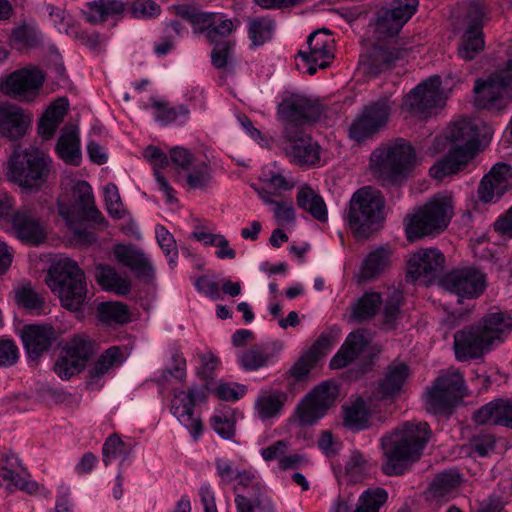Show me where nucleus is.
Instances as JSON below:
<instances>
[{
  "mask_svg": "<svg viewBox=\"0 0 512 512\" xmlns=\"http://www.w3.org/2000/svg\"><path fill=\"white\" fill-rule=\"evenodd\" d=\"M479 135L478 125L474 121L463 119L453 122L443 135L434 139V152L447 150V155L430 168V175L442 180L462 171L476 155Z\"/></svg>",
  "mask_w": 512,
  "mask_h": 512,
  "instance_id": "obj_1",
  "label": "nucleus"
},
{
  "mask_svg": "<svg viewBox=\"0 0 512 512\" xmlns=\"http://www.w3.org/2000/svg\"><path fill=\"white\" fill-rule=\"evenodd\" d=\"M430 439L426 422H406L381 438L384 455L382 471L388 476L404 474L416 462Z\"/></svg>",
  "mask_w": 512,
  "mask_h": 512,
  "instance_id": "obj_2",
  "label": "nucleus"
},
{
  "mask_svg": "<svg viewBox=\"0 0 512 512\" xmlns=\"http://www.w3.org/2000/svg\"><path fill=\"white\" fill-rule=\"evenodd\" d=\"M176 13L192 25L194 32L205 33L207 40L214 45L212 64L215 68H224L232 51V44L226 38L234 29L233 22L221 13L203 12L193 4L176 6Z\"/></svg>",
  "mask_w": 512,
  "mask_h": 512,
  "instance_id": "obj_3",
  "label": "nucleus"
},
{
  "mask_svg": "<svg viewBox=\"0 0 512 512\" xmlns=\"http://www.w3.org/2000/svg\"><path fill=\"white\" fill-rule=\"evenodd\" d=\"M46 283L56 294L61 305L68 310L78 311L87 299V283L83 270L69 258H61L48 270Z\"/></svg>",
  "mask_w": 512,
  "mask_h": 512,
  "instance_id": "obj_4",
  "label": "nucleus"
},
{
  "mask_svg": "<svg viewBox=\"0 0 512 512\" xmlns=\"http://www.w3.org/2000/svg\"><path fill=\"white\" fill-rule=\"evenodd\" d=\"M57 204L60 216L78 239L86 242L94 239L93 234L82 227L85 217L95 221L102 217L95 206L93 191L88 182H75L69 193L59 196Z\"/></svg>",
  "mask_w": 512,
  "mask_h": 512,
  "instance_id": "obj_5",
  "label": "nucleus"
},
{
  "mask_svg": "<svg viewBox=\"0 0 512 512\" xmlns=\"http://www.w3.org/2000/svg\"><path fill=\"white\" fill-rule=\"evenodd\" d=\"M452 196L440 193L432 197L416 213L407 217L406 234L409 241L439 234L448 226L454 212Z\"/></svg>",
  "mask_w": 512,
  "mask_h": 512,
  "instance_id": "obj_6",
  "label": "nucleus"
},
{
  "mask_svg": "<svg viewBox=\"0 0 512 512\" xmlns=\"http://www.w3.org/2000/svg\"><path fill=\"white\" fill-rule=\"evenodd\" d=\"M384 200L379 191L366 186L357 190L347 213L349 227L357 238L367 239L377 231L383 220Z\"/></svg>",
  "mask_w": 512,
  "mask_h": 512,
  "instance_id": "obj_7",
  "label": "nucleus"
},
{
  "mask_svg": "<svg viewBox=\"0 0 512 512\" xmlns=\"http://www.w3.org/2000/svg\"><path fill=\"white\" fill-rule=\"evenodd\" d=\"M415 162V151L409 142L396 139L375 149L370 167L377 177L397 182L407 174Z\"/></svg>",
  "mask_w": 512,
  "mask_h": 512,
  "instance_id": "obj_8",
  "label": "nucleus"
},
{
  "mask_svg": "<svg viewBox=\"0 0 512 512\" xmlns=\"http://www.w3.org/2000/svg\"><path fill=\"white\" fill-rule=\"evenodd\" d=\"M51 158L36 148L23 154L14 153L9 163L11 180L22 187L33 188L47 181L51 170Z\"/></svg>",
  "mask_w": 512,
  "mask_h": 512,
  "instance_id": "obj_9",
  "label": "nucleus"
},
{
  "mask_svg": "<svg viewBox=\"0 0 512 512\" xmlns=\"http://www.w3.org/2000/svg\"><path fill=\"white\" fill-rule=\"evenodd\" d=\"M475 103L479 108L492 112L503 110L512 98V60L506 68L487 80L478 79L474 85Z\"/></svg>",
  "mask_w": 512,
  "mask_h": 512,
  "instance_id": "obj_10",
  "label": "nucleus"
},
{
  "mask_svg": "<svg viewBox=\"0 0 512 512\" xmlns=\"http://www.w3.org/2000/svg\"><path fill=\"white\" fill-rule=\"evenodd\" d=\"M466 396L463 375L449 368L440 375L425 395L426 408L434 414L449 413L455 403Z\"/></svg>",
  "mask_w": 512,
  "mask_h": 512,
  "instance_id": "obj_11",
  "label": "nucleus"
},
{
  "mask_svg": "<svg viewBox=\"0 0 512 512\" xmlns=\"http://www.w3.org/2000/svg\"><path fill=\"white\" fill-rule=\"evenodd\" d=\"M235 481L237 512H275V506L255 470H241Z\"/></svg>",
  "mask_w": 512,
  "mask_h": 512,
  "instance_id": "obj_12",
  "label": "nucleus"
},
{
  "mask_svg": "<svg viewBox=\"0 0 512 512\" xmlns=\"http://www.w3.org/2000/svg\"><path fill=\"white\" fill-rule=\"evenodd\" d=\"M323 112L324 107L318 99L298 94L284 98L278 106L284 133L300 131V126L317 121Z\"/></svg>",
  "mask_w": 512,
  "mask_h": 512,
  "instance_id": "obj_13",
  "label": "nucleus"
},
{
  "mask_svg": "<svg viewBox=\"0 0 512 512\" xmlns=\"http://www.w3.org/2000/svg\"><path fill=\"white\" fill-rule=\"evenodd\" d=\"M444 104L445 97L441 90V78L436 75L411 90L404 97L402 107L415 115L426 117L434 109L442 108Z\"/></svg>",
  "mask_w": 512,
  "mask_h": 512,
  "instance_id": "obj_14",
  "label": "nucleus"
},
{
  "mask_svg": "<svg viewBox=\"0 0 512 512\" xmlns=\"http://www.w3.org/2000/svg\"><path fill=\"white\" fill-rule=\"evenodd\" d=\"M391 105L388 98H382L366 106L349 128V136L355 141H363L386 126Z\"/></svg>",
  "mask_w": 512,
  "mask_h": 512,
  "instance_id": "obj_15",
  "label": "nucleus"
},
{
  "mask_svg": "<svg viewBox=\"0 0 512 512\" xmlns=\"http://www.w3.org/2000/svg\"><path fill=\"white\" fill-rule=\"evenodd\" d=\"M337 395L338 387L330 381L314 388L298 405L297 414L301 424L312 425L322 418L333 405Z\"/></svg>",
  "mask_w": 512,
  "mask_h": 512,
  "instance_id": "obj_16",
  "label": "nucleus"
},
{
  "mask_svg": "<svg viewBox=\"0 0 512 512\" xmlns=\"http://www.w3.org/2000/svg\"><path fill=\"white\" fill-rule=\"evenodd\" d=\"M444 290L459 298L472 299L480 296L486 288L485 275L473 267L456 268L441 279Z\"/></svg>",
  "mask_w": 512,
  "mask_h": 512,
  "instance_id": "obj_17",
  "label": "nucleus"
},
{
  "mask_svg": "<svg viewBox=\"0 0 512 512\" xmlns=\"http://www.w3.org/2000/svg\"><path fill=\"white\" fill-rule=\"evenodd\" d=\"M206 399L205 387H192L187 392L180 391L175 393L170 411L177 420L189 430L194 438H198L202 433V423L198 415L195 414L194 406L197 402Z\"/></svg>",
  "mask_w": 512,
  "mask_h": 512,
  "instance_id": "obj_18",
  "label": "nucleus"
},
{
  "mask_svg": "<svg viewBox=\"0 0 512 512\" xmlns=\"http://www.w3.org/2000/svg\"><path fill=\"white\" fill-rule=\"evenodd\" d=\"M45 77L36 68H23L11 73L1 84V91L6 96L21 102H29L36 98Z\"/></svg>",
  "mask_w": 512,
  "mask_h": 512,
  "instance_id": "obj_19",
  "label": "nucleus"
},
{
  "mask_svg": "<svg viewBox=\"0 0 512 512\" xmlns=\"http://www.w3.org/2000/svg\"><path fill=\"white\" fill-rule=\"evenodd\" d=\"M444 264L445 257L439 249L421 248L409 257L406 278L408 281L429 283L440 275Z\"/></svg>",
  "mask_w": 512,
  "mask_h": 512,
  "instance_id": "obj_20",
  "label": "nucleus"
},
{
  "mask_svg": "<svg viewBox=\"0 0 512 512\" xmlns=\"http://www.w3.org/2000/svg\"><path fill=\"white\" fill-rule=\"evenodd\" d=\"M334 40L328 30L322 29L311 33L307 39V50H300L298 55L307 65L310 75L317 69L328 67L334 58Z\"/></svg>",
  "mask_w": 512,
  "mask_h": 512,
  "instance_id": "obj_21",
  "label": "nucleus"
},
{
  "mask_svg": "<svg viewBox=\"0 0 512 512\" xmlns=\"http://www.w3.org/2000/svg\"><path fill=\"white\" fill-rule=\"evenodd\" d=\"M484 12L478 3L469 6L467 19L469 23L463 33L461 43L458 47V56L465 61L473 60L484 50L482 24Z\"/></svg>",
  "mask_w": 512,
  "mask_h": 512,
  "instance_id": "obj_22",
  "label": "nucleus"
},
{
  "mask_svg": "<svg viewBox=\"0 0 512 512\" xmlns=\"http://www.w3.org/2000/svg\"><path fill=\"white\" fill-rule=\"evenodd\" d=\"M492 346L479 323L465 327L454 335V351L459 361L479 358Z\"/></svg>",
  "mask_w": 512,
  "mask_h": 512,
  "instance_id": "obj_23",
  "label": "nucleus"
},
{
  "mask_svg": "<svg viewBox=\"0 0 512 512\" xmlns=\"http://www.w3.org/2000/svg\"><path fill=\"white\" fill-rule=\"evenodd\" d=\"M418 0H393L376 22V31L383 37L393 36L415 14Z\"/></svg>",
  "mask_w": 512,
  "mask_h": 512,
  "instance_id": "obj_24",
  "label": "nucleus"
},
{
  "mask_svg": "<svg viewBox=\"0 0 512 512\" xmlns=\"http://www.w3.org/2000/svg\"><path fill=\"white\" fill-rule=\"evenodd\" d=\"M31 124V117L22 107L0 102V137L11 141L22 138Z\"/></svg>",
  "mask_w": 512,
  "mask_h": 512,
  "instance_id": "obj_25",
  "label": "nucleus"
},
{
  "mask_svg": "<svg viewBox=\"0 0 512 512\" xmlns=\"http://www.w3.org/2000/svg\"><path fill=\"white\" fill-rule=\"evenodd\" d=\"M57 333L51 325H25L21 330V339L28 356L36 360L49 350L56 341Z\"/></svg>",
  "mask_w": 512,
  "mask_h": 512,
  "instance_id": "obj_26",
  "label": "nucleus"
},
{
  "mask_svg": "<svg viewBox=\"0 0 512 512\" xmlns=\"http://www.w3.org/2000/svg\"><path fill=\"white\" fill-rule=\"evenodd\" d=\"M511 176V167L508 164H495L480 183L479 199L483 202H492L500 198L510 188Z\"/></svg>",
  "mask_w": 512,
  "mask_h": 512,
  "instance_id": "obj_27",
  "label": "nucleus"
},
{
  "mask_svg": "<svg viewBox=\"0 0 512 512\" xmlns=\"http://www.w3.org/2000/svg\"><path fill=\"white\" fill-rule=\"evenodd\" d=\"M480 425H496L512 429V398H498L480 407L473 415Z\"/></svg>",
  "mask_w": 512,
  "mask_h": 512,
  "instance_id": "obj_28",
  "label": "nucleus"
},
{
  "mask_svg": "<svg viewBox=\"0 0 512 512\" xmlns=\"http://www.w3.org/2000/svg\"><path fill=\"white\" fill-rule=\"evenodd\" d=\"M409 374V367L405 363H391L379 380L374 397L381 400L396 397L401 392Z\"/></svg>",
  "mask_w": 512,
  "mask_h": 512,
  "instance_id": "obj_29",
  "label": "nucleus"
},
{
  "mask_svg": "<svg viewBox=\"0 0 512 512\" xmlns=\"http://www.w3.org/2000/svg\"><path fill=\"white\" fill-rule=\"evenodd\" d=\"M291 142L289 156L300 165H314L320 160V146L302 131L285 133Z\"/></svg>",
  "mask_w": 512,
  "mask_h": 512,
  "instance_id": "obj_30",
  "label": "nucleus"
},
{
  "mask_svg": "<svg viewBox=\"0 0 512 512\" xmlns=\"http://www.w3.org/2000/svg\"><path fill=\"white\" fill-rule=\"evenodd\" d=\"M287 401L285 392L274 389L260 390L254 402V415L262 421H272L278 418Z\"/></svg>",
  "mask_w": 512,
  "mask_h": 512,
  "instance_id": "obj_31",
  "label": "nucleus"
},
{
  "mask_svg": "<svg viewBox=\"0 0 512 512\" xmlns=\"http://www.w3.org/2000/svg\"><path fill=\"white\" fill-rule=\"evenodd\" d=\"M114 254L117 260L129 267L137 277L145 280H151L154 277V268L150 259L135 246L116 245Z\"/></svg>",
  "mask_w": 512,
  "mask_h": 512,
  "instance_id": "obj_32",
  "label": "nucleus"
},
{
  "mask_svg": "<svg viewBox=\"0 0 512 512\" xmlns=\"http://www.w3.org/2000/svg\"><path fill=\"white\" fill-rule=\"evenodd\" d=\"M371 334L364 329L351 332L336 355L331 359L333 369H341L354 361L370 343Z\"/></svg>",
  "mask_w": 512,
  "mask_h": 512,
  "instance_id": "obj_33",
  "label": "nucleus"
},
{
  "mask_svg": "<svg viewBox=\"0 0 512 512\" xmlns=\"http://www.w3.org/2000/svg\"><path fill=\"white\" fill-rule=\"evenodd\" d=\"M259 180L263 183L262 187L270 191L272 198L280 197L284 191L292 190L296 185L290 172L276 163L265 166L259 175Z\"/></svg>",
  "mask_w": 512,
  "mask_h": 512,
  "instance_id": "obj_34",
  "label": "nucleus"
},
{
  "mask_svg": "<svg viewBox=\"0 0 512 512\" xmlns=\"http://www.w3.org/2000/svg\"><path fill=\"white\" fill-rule=\"evenodd\" d=\"M332 349L331 337L322 334L311 348L303 354L291 368V374L296 379L307 376L316 363Z\"/></svg>",
  "mask_w": 512,
  "mask_h": 512,
  "instance_id": "obj_35",
  "label": "nucleus"
},
{
  "mask_svg": "<svg viewBox=\"0 0 512 512\" xmlns=\"http://www.w3.org/2000/svg\"><path fill=\"white\" fill-rule=\"evenodd\" d=\"M145 109H151L153 118L162 126L171 124L182 125L189 117L190 111L185 105L171 106L167 101L157 98L150 99V105Z\"/></svg>",
  "mask_w": 512,
  "mask_h": 512,
  "instance_id": "obj_36",
  "label": "nucleus"
},
{
  "mask_svg": "<svg viewBox=\"0 0 512 512\" xmlns=\"http://www.w3.org/2000/svg\"><path fill=\"white\" fill-rule=\"evenodd\" d=\"M388 499L385 489L376 487L364 491L359 497L358 506L354 512H379L380 508ZM351 505L339 498L331 512H350Z\"/></svg>",
  "mask_w": 512,
  "mask_h": 512,
  "instance_id": "obj_37",
  "label": "nucleus"
},
{
  "mask_svg": "<svg viewBox=\"0 0 512 512\" xmlns=\"http://www.w3.org/2000/svg\"><path fill=\"white\" fill-rule=\"evenodd\" d=\"M492 345L502 342L512 329V316L500 310L490 311L479 322Z\"/></svg>",
  "mask_w": 512,
  "mask_h": 512,
  "instance_id": "obj_38",
  "label": "nucleus"
},
{
  "mask_svg": "<svg viewBox=\"0 0 512 512\" xmlns=\"http://www.w3.org/2000/svg\"><path fill=\"white\" fill-rule=\"evenodd\" d=\"M125 11V4L120 0H95L86 4L84 11L88 22L97 24L116 19Z\"/></svg>",
  "mask_w": 512,
  "mask_h": 512,
  "instance_id": "obj_39",
  "label": "nucleus"
},
{
  "mask_svg": "<svg viewBox=\"0 0 512 512\" xmlns=\"http://www.w3.org/2000/svg\"><path fill=\"white\" fill-rule=\"evenodd\" d=\"M251 187L260 197L265 205L272 206L274 218L279 225H290L295 222V209L293 201L290 198L277 200L271 197L270 191L266 187H258L252 184Z\"/></svg>",
  "mask_w": 512,
  "mask_h": 512,
  "instance_id": "obj_40",
  "label": "nucleus"
},
{
  "mask_svg": "<svg viewBox=\"0 0 512 512\" xmlns=\"http://www.w3.org/2000/svg\"><path fill=\"white\" fill-rule=\"evenodd\" d=\"M56 150L57 154L64 162L72 165H78L80 163V142L75 126L69 125L62 129Z\"/></svg>",
  "mask_w": 512,
  "mask_h": 512,
  "instance_id": "obj_41",
  "label": "nucleus"
},
{
  "mask_svg": "<svg viewBox=\"0 0 512 512\" xmlns=\"http://www.w3.org/2000/svg\"><path fill=\"white\" fill-rule=\"evenodd\" d=\"M12 224L18 238L23 241L38 245L45 238L41 224L26 212H17L12 218Z\"/></svg>",
  "mask_w": 512,
  "mask_h": 512,
  "instance_id": "obj_42",
  "label": "nucleus"
},
{
  "mask_svg": "<svg viewBox=\"0 0 512 512\" xmlns=\"http://www.w3.org/2000/svg\"><path fill=\"white\" fill-rule=\"evenodd\" d=\"M282 343L275 342L271 345L254 346L238 355V361L245 370H257L267 365L273 357V352L282 349Z\"/></svg>",
  "mask_w": 512,
  "mask_h": 512,
  "instance_id": "obj_43",
  "label": "nucleus"
},
{
  "mask_svg": "<svg viewBox=\"0 0 512 512\" xmlns=\"http://www.w3.org/2000/svg\"><path fill=\"white\" fill-rule=\"evenodd\" d=\"M95 278L102 289L117 295H127L131 290V282L122 277L117 271L108 265L100 264L96 267Z\"/></svg>",
  "mask_w": 512,
  "mask_h": 512,
  "instance_id": "obj_44",
  "label": "nucleus"
},
{
  "mask_svg": "<svg viewBox=\"0 0 512 512\" xmlns=\"http://www.w3.org/2000/svg\"><path fill=\"white\" fill-rule=\"evenodd\" d=\"M299 208L311 214L313 218L320 222L328 219V212L323 198L317 194L311 187L304 185L298 190L296 197Z\"/></svg>",
  "mask_w": 512,
  "mask_h": 512,
  "instance_id": "obj_45",
  "label": "nucleus"
},
{
  "mask_svg": "<svg viewBox=\"0 0 512 512\" xmlns=\"http://www.w3.org/2000/svg\"><path fill=\"white\" fill-rule=\"evenodd\" d=\"M407 53L408 49L395 44L378 45L372 51L371 63L377 72H381L394 67L407 56Z\"/></svg>",
  "mask_w": 512,
  "mask_h": 512,
  "instance_id": "obj_46",
  "label": "nucleus"
},
{
  "mask_svg": "<svg viewBox=\"0 0 512 512\" xmlns=\"http://www.w3.org/2000/svg\"><path fill=\"white\" fill-rule=\"evenodd\" d=\"M391 252L379 247L370 252L364 259L359 271L360 279L370 281L384 272L390 265Z\"/></svg>",
  "mask_w": 512,
  "mask_h": 512,
  "instance_id": "obj_47",
  "label": "nucleus"
},
{
  "mask_svg": "<svg viewBox=\"0 0 512 512\" xmlns=\"http://www.w3.org/2000/svg\"><path fill=\"white\" fill-rule=\"evenodd\" d=\"M461 481L460 474L449 470L439 473L428 489L430 499L440 500L451 496L459 487Z\"/></svg>",
  "mask_w": 512,
  "mask_h": 512,
  "instance_id": "obj_48",
  "label": "nucleus"
},
{
  "mask_svg": "<svg viewBox=\"0 0 512 512\" xmlns=\"http://www.w3.org/2000/svg\"><path fill=\"white\" fill-rule=\"evenodd\" d=\"M382 303L379 293L370 291L364 293L351 306V316L354 320L364 321L371 319Z\"/></svg>",
  "mask_w": 512,
  "mask_h": 512,
  "instance_id": "obj_49",
  "label": "nucleus"
},
{
  "mask_svg": "<svg viewBox=\"0 0 512 512\" xmlns=\"http://www.w3.org/2000/svg\"><path fill=\"white\" fill-rule=\"evenodd\" d=\"M124 360L125 356L122 349L118 346H112L100 355L93 367L90 368L89 374L92 378H99L113 368L122 365Z\"/></svg>",
  "mask_w": 512,
  "mask_h": 512,
  "instance_id": "obj_50",
  "label": "nucleus"
},
{
  "mask_svg": "<svg viewBox=\"0 0 512 512\" xmlns=\"http://www.w3.org/2000/svg\"><path fill=\"white\" fill-rule=\"evenodd\" d=\"M16 303L29 313L41 315L44 312V299L30 285H23L15 290Z\"/></svg>",
  "mask_w": 512,
  "mask_h": 512,
  "instance_id": "obj_51",
  "label": "nucleus"
},
{
  "mask_svg": "<svg viewBox=\"0 0 512 512\" xmlns=\"http://www.w3.org/2000/svg\"><path fill=\"white\" fill-rule=\"evenodd\" d=\"M98 317L107 324H125L131 319L128 306L121 302H106L98 306Z\"/></svg>",
  "mask_w": 512,
  "mask_h": 512,
  "instance_id": "obj_52",
  "label": "nucleus"
},
{
  "mask_svg": "<svg viewBox=\"0 0 512 512\" xmlns=\"http://www.w3.org/2000/svg\"><path fill=\"white\" fill-rule=\"evenodd\" d=\"M369 461L358 450L350 453L344 465V477L352 483L360 482L366 475Z\"/></svg>",
  "mask_w": 512,
  "mask_h": 512,
  "instance_id": "obj_53",
  "label": "nucleus"
},
{
  "mask_svg": "<svg viewBox=\"0 0 512 512\" xmlns=\"http://www.w3.org/2000/svg\"><path fill=\"white\" fill-rule=\"evenodd\" d=\"M344 414V423L347 427L355 430H362L367 427L369 412L362 398H358L346 407Z\"/></svg>",
  "mask_w": 512,
  "mask_h": 512,
  "instance_id": "obj_54",
  "label": "nucleus"
},
{
  "mask_svg": "<svg viewBox=\"0 0 512 512\" xmlns=\"http://www.w3.org/2000/svg\"><path fill=\"white\" fill-rule=\"evenodd\" d=\"M275 23L270 18L252 19L248 25V34L253 45L261 46L272 38Z\"/></svg>",
  "mask_w": 512,
  "mask_h": 512,
  "instance_id": "obj_55",
  "label": "nucleus"
},
{
  "mask_svg": "<svg viewBox=\"0 0 512 512\" xmlns=\"http://www.w3.org/2000/svg\"><path fill=\"white\" fill-rule=\"evenodd\" d=\"M213 430L223 439L231 440L236 432V419L230 410L220 411L211 417Z\"/></svg>",
  "mask_w": 512,
  "mask_h": 512,
  "instance_id": "obj_56",
  "label": "nucleus"
},
{
  "mask_svg": "<svg viewBox=\"0 0 512 512\" xmlns=\"http://www.w3.org/2000/svg\"><path fill=\"white\" fill-rule=\"evenodd\" d=\"M402 298V292L399 289H388L383 311V325L385 328L390 329L394 327L395 321L400 316Z\"/></svg>",
  "mask_w": 512,
  "mask_h": 512,
  "instance_id": "obj_57",
  "label": "nucleus"
},
{
  "mask_svg": "<svg viewBox=\"0 0 512 512\" xmlns=\"http://www.w3.org/2000/svg\"><path fill=\"white\" fill-rule=\"evenodd\" d=\"M64 352L75 360H79L82 366L93 353V342L82 335H76L66 346Z\"/></svg>",
  "mask_w": 512,
  "mask_h": 512,
  "instance_id": "obj_58",
  "label": "nucleus"
},
{
  "mask_svg": "<svg viewBox=\"0 0 512 512\" xmlns=\"http://www.w3.org/2000/svg\"><path fill=\"white\" fill-rule=\"evenodd\" d=\"M157 242L168 259V264L174 268L177 264L178 250L173 235L162 225L155 227Z\"/></svg>",
  "mask_w": 512,
  "mask_h": 512,
  "instance_id": "obj_59",
  "label": "nucleus"
},
{
  "mask_svg": "<svg viewBox=\"0 0 512 512\" xmlns=\"http://www.w3.org/2000/svg\"><path fill=\"white\" fill-rule=\"evenodd\" d=\"M190 168L191 170L186 175V183L189 188H205L212 178L210 167L205 162H200Z\"/></svg>",
  "mask_w": 512,
  "mask_h": 512,
  "instance_id": "obj_60",
  "label": "nucleus"
},
{
  "mask_svg": "<svg viewBox=\"0 0 512 512\" xmlns=\"http://www.w3.org/2000/svg\"><path fill=\"white\" fill-rule=\"evenodd\" d=\"M496 446V438L493 434L481 431L472 436L469 441L471 451L480 457L488 456L494 451Z\"/></svg>",
  "mask_w": 512,
  "mask_h": 512,
  "instance_id": "obj_61",
  "label": "nucleus"
},
{
  "mask_svg": "<svg viewBox=\"0 0 512 512\" xmlns=\"http://www.w3.org/2000/svg\"><path fill=\"white\" fill-rule=\"evenodd\" d=\"M84 366L79 363V360H75L70 355H67L63 351L61 357L56 361L54 365L55 373L62 379H69L76 373H79Z\"/></svg>",
  "mask_w": 512,
  "mask_h": 512,
  "instance_id": "obj_62",
  "label": "nucleus"
},
{
  "mask_svg": "<svg viewBox=\"0 0 512 512\" xmlns=\"http://www.w3.org/2000/svg\"><path fill=\"white\" fill-rule=\"evenodd\" d=\"M214 465L216 469V476L219 477L223 484H231L234 482L241 471L234 467V464L230 459L224 457L216 458Z\"/></svg>",
  "mask_w": 512,
  "mask_h": 512,
  "instance_id": "obj_63",
  "label": "nucleus"
},
{
  "mask_svg": "<svg viewBox=\"0 0 512 512\" xmlns=\"http://www.w3.org/2000/svg\"><path fill=\"white\" fill-rule=\"evenodd\" d=\"M317 446L327 457H333L342 449V442L331 431L323 430L317 439Z\"/></svg>",
  "mask_w": 512,
  "mask_h": 512,
  "instance_id": "obj_64",
  "label": "nucleus"
}]
</instances>
